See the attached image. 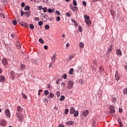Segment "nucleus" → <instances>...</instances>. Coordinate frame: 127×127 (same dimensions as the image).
Returning a JSON list of instances; mask_svg holds the SVG:
<instances>
[{
  "mask_svg": "<svg viewBox=\"0 0 127 127\" xmlns=\"http://www.w3.org/2000/svg\"><path fill=\"white\" fill-rule=\"evenodd\" d=\"M74 85V82H73V81H71L69 80L68 81V83H67V89L68 90H71V89H72V87H73V86Z\"/></svg>",
  "mask_w": 127,
  "mask_h": 127,
  "instance_id": "1",
  "label": "nucleus"
},
{
  "mask_svg": "<svg viewBox=\"0 0 127 127\" xmlns=\"http://www.w3.org/2000/svg\"><path fill=\"white\" fill-rule=\"evenodd\" d=\"M16 118L18 119L19 122L22 123L23 122V116L21 114H17Z\"/></svg>",
  "mask_w": 127,
  "mask_h": 127,
  "instance_id": "2",
  "label": "nucleus"
},
{
  "mask_svg": "<svg viewBox=\"0 0 127 127\" xmlns=\"http://www.w3.org/2000/svg\"><path fill=\"white\" fill-rule=\"evenodd\" d=\"M5 115L8 118H10V111L9 109H5L4 111Z\"/></svg>",
  "mask_w": 127,
  "mask_h": 127,
  "instance_id": "3",
  "label": "nucleus"
},
{
  "mask_svg": "<svg viewBox=\"0 0 127 127\" xmlns=\"http://www.w3.org/2000/svg\"><path fill=\"white\" fill-rule=\"evenodd\" d=\"M109 108L110 109L111 114H115V113H116V111L115 110V107L114 106H110Z\"/></svg>",
  "mask_w": 127,
  "mask_h": 127,
  "instance_id": "4",
  "label": "nucleus"
},
{
  "mask_svg": "<svg viewBox=\"0 0 127 127\" xmlns=\"http://www.w3.org/2000/svg\"><path fill=\"white\" fill-rule=\"evenodd\" d=\"M115 77L117 81H119V80H120L121 78V76H120V74H119V72H118V71H116Z\"/></svg>",
  "mask_w": 127,
  "mask_h": 127,
  "instance_id": "5",
  "label": "nucleus"
},
{
  "mask_svg": "<svg viewBox=\"0 0 127 127\" xmlns=\"http://www.w3.org/2000/svg\"><path fill=\"white\" fill-rule=\"evenodd\" d=\"M113 45H111L109 48V49L107 50V54L110 56V54H111V53L112 52V49L113 48Z\"/></svg>",
  "mask_w": 127,
  "mask_h": 127,
  "instance_id": "6",
  "label": "nucleus"
},
{
  "mask_svg": "<svg viewBox=\"0 0 127 127\" xmlns=\"http://www.w3.org/2000/svg\"><path fill=\"white\" fill-rule=\"evenodd\" d=\"M31 14V12L30 11H26L24 12V15L26 17H29V16H30Z\"/></svg>",
  "mask_w": 127,
  "mask_h": 127,
  "instance_id": "7",
  "label": "nucleus"
},
{
  "mask_svg": "<svg viewBox=\"0 0 127 127\" xmlns=\"http://www.w3.org/2000/svg\"><path fill=\"white\" fill-rule=\"evenodd\" d=\"M116 54L117 55H119V56H122V55H123V54L122 53V51H121V50H119V49H117L116 50Z\"/></svg>",
  "mask_w": 127,
  "mask_h": 127,
  "instance_id": "8",
  "label": "nucleus"
},
{
  "mask_svg": "<svg viewBox=\"0 0 127 127\" xmlns=\"http://www.w3.org/2000/svg\"><path fill=\"white\" fill-rule=\"evenodd\" d=\"M2 63L4 66L7 65V60L5 58H3L2 60Z\"/></svg>",
  "mask_w": 127,
  "mask_h": 127,
  "instance_id": "9",
  "label": "nucleus"
},
{
  "mask_svg": "<svg viewBox=\"0 0 127 127\" xmlns=\"http://www.w3.org/2000/svg\"><path fill=\"white\" fill-rule=\"evenodd\" d=\"M20 24L22 26H23V27H28V24L24 23V22H20Z\"/></svg>",
  "mask_w": 127,
  "mask_h": 127,
  "instance_id": "10",
  "label": "nucleus"
},
{
  "mask_svg": "<svg viewBox=\"0 0 127 127\" xmlns=\"http://www.w3.org/2000/svg\"><path fill=\"white\" fill-rule=\"evenodd\" d=\"M75 112H76L75 108H73V107H71L70 109V111H69L70 115H73V114H74V113H75Z\"/></svg>",
  "mask_w": 127,
  "mask_h": 127,
  "instance_id": "11",
  "label": "nucleus"
},
{
  "mask_svg": "<svg viewBox=\"0 0 127 127\" xmlns=\"http://www.w3.org/2000/svg\"><path fill=\"white\" fill-rule=\"evenodd\" d=\"M88 114H89V111L88 110L84 111L82 112V115L83 116V117H86V116H88Z\"/></svg>",
  "mask_w": 127,
  "mask_h": 127,
  "instance_id": "12",
  "label": "nucleus"
},
{
  "mask_svg": "<svg viewBox=\"0 0 127 127\" xmlns=\"http://www.w3.org/2000/svg\"><path fill=\"white\" fill-rule=\"evenodd\" d=\"M70 8L71 9H72V10L73 11H76L77 10H78V7H76V6H70Z\"/></svg>",
  "mask_w": 127,
  "mask_h": 127,
  "instance_id": "13",
  "label": "nucleus"
},
{
  "mask_svg": "<svg viewBox=\"0 0 127 127\" xmlns=\"http://www.w3.org/2000/svg\"><path fill=\"white\" fill-rule=\"evenodd\" d=\"M66 125H67V126H69V125L74 126V121H68L66 123Z\"/></svg>",
  "mask_w": 127,
  "mask_h": 127,
  "instance_id": "14",
  "label": "nucleus"
},
{
  "mask_svg": "<svg viewBox=\"0 0 127 127\" xmlns=\"http://www.w3.org/2000/svg\"><path fill=\"white\" fill-rule=\"evenodd\" d=\"M17 112H18L19 113H20L21 112H22V108H21V107L18 106L17 107Z\"/></svg>",
  "mask_w": 127,
  "mask_h": 127,
  "instance_id": "15",
  "label": "nucleus"
},
{
  "mask_svg": "<svg viewBox=\"0 0 127 127\" xmlns=\"http://www.w3.org/2000/svg\"><path fill=\"white\" fill-rule=\"evenodd\" d=\"M55 60H56V54H55L52 57V61L53 63H54L55 62Z\"/></svg>",
  "mask_w": 127,
  "mask_h": 127,
  "instance_id": "16",
  "label": "nucleus"
},
{
  "mask_svg": "<svg viewBox=\"0 0 127 127\" xmlns=\"http://www.w3.org/2000/svg\"><path fill=\"white\" fill-rule=\"evenodd\" d=\"M85 22L87 25H91V21L90 20V19L85 20Z\"/></svg>",
  "mask_w": 127,
  "mask_h": 127,
  "instance_id": "17",
  "label": "nucleus"
},
{
  "mask_svg": "<svg viewBox=\"0 0 127 127\" xmlns=\"http://www.w3.org/2000/svg\"><path fill=\"white\" fill-rule=\"evenodd\" d=\"M43 17L45 21H47V20H48V16L46 14H44Z\"/></svg>",
  "mask_w": 127,
  "mask_h": 127,
  "instance_id": "18",
  "label": "nucleus"
},
{
  "mask_svg": "<svg viewBox=\"0 0 127 127\" xmlns=\"http://www.w3.org/2000/svg\"><path fill=\"white\" fill-rule=\"evenodd\" d=\"M5 80V78L3 75L0 76V82H3Z\"/></svg>",
  "mask_w": 127,
  "mask_h": 127,
  "instance_id": "19",
  "label": "nucleus"
},
{
  "mask_svg": "<svg viewBox=\"0 0 127 127\" xmlns=\"http://www.w3.org/2000/svg\"><path fill=\"white\" fill-rule=\"evenodd\" d=\"M5 124V121H4V120H1L0 122V126H4Z\"/></svg>",
  "mask_w": 127,
  "mask_h": 127,
  "instance_id": "20",
  "label": "nucleus"
},
{
  "mask_svg": "<svg viewBox=\"0 0 127 127\" xmlns=\"http://www.w3.org/2000/svg\"><path fill=\"white\" fill-rule=\"evenodd\" d=\"M17 44L16 45V47L18 49H20L21 46H20V44L19 43V42L18 41L17 42Z\"/></svg>",
  "mask_w": 127,
  "mask_h": 127,
  "instance_id": "21",
  "label": "nucleus"
},
{
  "mask_svg": "<svg viewBox=\"0 0 127 127\" xmlns=\"http://www.w3.org/2000/svg\"><path fill=\"white\" fill-rule=\"evenodd\" d=\"M79 116V112L78 111H75L74 117H78Z\"/></svg>",
  "mask_w": 127,
  "mask_h": 127,
  "instance_id": "22",
  "label": "nucleus"
},
{
  "mask_svg": "<svg viewBox=\"0 0 127 127\" xmlns=\"http://www.w3.org/2000/svg\"><path fill=\"white\" fill-rule=\"evenodd\" d=\"M48 98H54V94H53V93H50Z\"/></svg>",
  "mask_w": 127,
  "mask_h": 127,
  "instance_id": "23",
  "label": "nucleus"
},
{
  "mask_svg": "<svg viewBox=\"0 0 127 127\" xmlns=\"http://www.w3.org/2000/svg\"><path fill=\"white\" fill-rule=\"evenodd\" d=\"M79 46L80 48H84V43H80L79 44Z\"/></svg>",
  "mask_w": 127,
  "mask_h": 127,
  "instance_id": "24",
  "label": "nucleus"
},
{
  "mask_svg": "<svg viewBox=\"0 0 127 127\" xmlns=\"http://www.w3.org/2000/svg\"><path fill=\"white\" fill-rule=\"evenodd\" d=\"M25 68V66L24 64H21L20 69L22 71V70H24Z\"/></svg>",
  "mask_w": 127,
  "mask_h": 127,
  "instance_id": "25",
  "label": "nucleus"
},
{
  "mask_svg": "<svg viewBox=\"0 0 127 127\" xmlns=\"http://www.w3.org/2000/svg\"><path fill=\"white\" fill-rule=\"evenodd\" d=\"M30 9V7L29 5H27L24 8V10H29Z\"/></svg>",
  "mask_w": 127,
  "mask_h": 127,
  "instance_id": "26",
  "label": "nucleus"
},
{
  "mask_svg": "<svg viewBox=\"0 0 127 127\" xmlns=\"http://www.w3.org/2000/svg\"><path fill=\"white\" fill-rule=\"evenodd\" d=\"M64 100H65V96L64 95H62L60 99V101H64Z\"/></svg>",
  "mask_w": 127,
  "mask_h": 127,
  "instance_id": "27",
  "label": "nucleus"
},
{
  "mask_svg": "<svg viewBox=\"0 0 127 127\" xmlns=\"http://www.w3.org/2000/svg\"><path fill=\"white\" fill-rule=\"evenodd\" d=\"M39 42H40V43H41L42 44H44V41H43V39H42V38H40L39 39Z\"/></svg>",
  "mask_w": 127,
  "mask_h": 127,
  "instance_id": "28",
  "label": "nucleus"
},
{
  "mask_svg": "<svg viewBox=\"0 0 127 127\" xmlns=\"http://www.w3.org/2000/svg\"><path fill=\"white\" fill-rule=\"evenodd\" d=\"M123 94L124 95H127V88L123 90Z\"/></svg>",
  "mask_w": 127,
  "mask_h": 127,
  "instance_id": "29",
  "label": "nucleus"
},
{
  "mask_svg": "<svg viewBox=\"0 0 127 127\" xmlns=\"http://www.w3.org/2000/svg\"><path fill=\"white\" fill-rule=\"evenodd\" d=\"M73 72H74V69L73 68H71L70 70H69V74L70 75H72L73 74Z\"/></svg>",
  "mask_w": 127,
  "mask_h": 127,
  "instance_id": "30",
  "label": "nucleus"
},
{
  "mask_svg": "<svg viewBox=\"0 0 127 127\" xmlns=\"http://www.w3.org/2000/svg\"><path fill=\"white\" fill-rule=\"evenodd\" d=\"M44 94L46 95V96H47V95L49 94V91L48 90H45Z\"/></svg>",
  "mask_w": 127,
  "mask_h": 127,
  "instance_id": "31",
  "label": "nucleus"
},
{
  "mask_svg": "<svg viewBox=\"0 0 127 127\" xmlns=\"http://www.w3.org/2000/svg\"><path fill=\"white\" fill-rule=\"evenodd\" d=\"M0 17H1V18H4L5 17L4 14L2 13H0Z\"/></svg>",
  "mask_w": 127,
  "mask_h": 127,
  "instance_id": "32",
  "label": "nucleus"
},
{
  "mask_svg": "<svg viewBox=\"0 0 127 127\" xmlns=\"http://www.w3.org/2000/svg\"><path fill=\"white\" fill-rule=\"evenodd\" d=\"M84 17L85 20H86V19H90V17L87 15H84Z\"/></svg>",
  "mask_w": 127,
  "mask_h": 127,
  "instance_id": "33",
  "label": "nucleus"
},
{
  "mask_svg": "<svg viewBox=\"0 0 127 127\" xmlns=\"http://www.w3.org/2000/svg\"><path fill=\"white\" fill-rule=\"evenodd\" d=\"M73 4L74 5V6H77V1H76V0H73Z\"/></svg>",
  "mask_w": 127,
  "mask_h": 127,
  "instance_id": "34",
  "label": "nucleus"
},
{
  "mask_svg": "<svg viewBox=\"0 0 127 127\" xmlns=\"http://www.w3.org/2000/svg\"><path fill=\"white\" fill-rule=\"evenodd\" d=\"M22 97L23 98V99H27V96H26V95L22 93Z\"/></svg>",
  "mask_w": 127,
  "mask_h": 127,
  "instance_id": "35",
  "label": "nucleus"
},
{
  "mask_svg": "<svg viewBox=\"0 0 127 127\" xmlns=\"http://www.w3.org/2000/svg\"><path fill=\"white\" fill-rule=\"evenodd\" d=\"M38 25H39L40 26H42V25H43V22H42V21H39V22H38Z\"/></svg>",
  "mask_w": 127,
  "mask_h": 127,
  "instance_id": "36",
  "label": "nucleus"
},
{
  "mask_svg": "<svg viewBox=\"0 0 127 127\" xmlns=\"http://www.w3.org/2000/svg\"><path fill=\"white\" fill-rule=\"evenodd\" d=\"M12 23L14 25H16V24H17V22H16V20H13L12 21Z\"/></svg>",
  "mask_w": 127,
  "mask_h": 127,
  "instance_id": "37",
  "label": "nucleus"
},
{
  "mask_svg": "<svg viewBox=\"0 0 127 127\" xmlns=\"http://www.w3.org/2000/svg\"><path fill=\"white\" fill-rule=\"evenodd\" d=\"M78 29H79V32H82V31H83V29H82V27L79 26L78 27Z\"/></svg>",
  "mask_w": 127,
  "mask_h": 127,
  "instance_id": "38",
  "label": "nucleus"
},
{
  "mask_svg": "<svg viewBox=\"0 0 127 127\" xmlns=\"http://www.w3.org/2000/svg\"><path fill=\"white\" fill-rule=\"evenodd\" d=\"M69 113V110L68 109H66L64 110V114L67 115Z\"/></svg>",
  "mask_w": 127,
  "mask_h": 127,
  "instance_id": "39",
  "label": "nucleus"
},
{
  "mask_svg": "<svg viewBox=\"0 0 127 127\" xmlns=\"http://www.w3.org/2000/svg\"><path fill=\"white\" fill-rule=\"evenodd\" d=\"M30 28L31 29H33L34 28V25H33V24H30Z\"/></svg>",
  "mask_w": 127,
  "mask_h": 127,
  "instance_id": "40",
  "label": "nucleus"
},
{
  "mask_svg": "<svg viewBox=\"0 0 127 127\" xmlns=\"http://www.w3.org/2000/svg\"><path fill=\"white\" fill-rule=\"evenodd\" d=\"M50 26L49 25H46L45 26V29L47 30V29H49L50 28Z\"/></svg>",
  "mask_w": 127,
  "mask_h": 127,
  "instance_id": "41",
  "label": "nucleus"
},
{
  "mask_svg": "<svg viewBox=\"0 0 127 127\" xmlns=\"http://www.w3.org/2000/svg\"><path fill=\"white\" fill-rule=\"evenodd\" d=\"M111 15H113V16H114V15H115V11L114 10H111Z\"/></svg>",
  "mask_w": 127,
  "mask_h": 127,
  "instance_id": "42",
  "label": "nucleus"
},
{
  "mask_svg": "<svg viewBox=\"0 0 127 127\" xmlns=\"http://www.w3.org/2000/svg\"><path fill=\"white\" fill-rule=\"evenodd\" d=\"M61 20V18H60V16H57L56 18L57 21H60Z\"/></svg>",
  "mask_w": 127,
  "mask_h": 127,
  "instance_id": "43",
  "label": "nucleus"
},
{
  "mask_svg": "<svg viewBox=\"0 0 127 127\" xmlns=\"http://www.w3.org/2000/svg\"><path fill=\"white\" fill-rule=\"evenodd\" d=\"M65 15L66 16H68V17H70V16H71V14H70L69 12H66L65 13Z\"/></svg>",
  "mask_w": 127,
  "mask_h": 127,
  "instance_id": "44",
  "label": "nucleus"
},
{
  "mask_svg": "<svg viewBox=\"0 0 127 127\" xmlns=\"http://www.w3.org/2000/svg\"><path fill=\"white\" fill-rule=\"evenodd\" d=\"M42 9H43L44 12H47V8L44 7V8H43Z\"/></svg>",
  "mask_w": 127,
  "mask_h": 127,
  "instance_id": "45",
  "label": "nucleus"
},
{
  "mask_svg": "<svg viewBox=\"0 0 127 127\" xmlns=\"http://www.w3.org/2000/svg\"><path fill=\"white\" fill-rule=\"evenodd\" d=\"M48 12H50V13H52V12H53V10H52V9H51V8H49V9L48 10Z\"/></svg>",
  "mask_w": 127,
  "mask_h": 127,
  "instance_id": "46",
  "label": "nucleus"
},
{
  "mask_svg": "<svg viewBox=\"0 0 127 127\" xmlns=\"http://www.w3.org/2000/svg\"><path fill=\"white\" fill-rule=\"evenodd\" d=\"M73 57H74V56L73 55H71L69 57V60H72V59H73Z\"/></svg>",
  "mask_w": 127,
  "mask_h": 127,
  "instance_id": "47",
  "label": "nucleus"
},
{
  "mask_svg": "<svg viewBox=\"0 0 127 127\" xmlns=\"http://www.w3.org/2000/svg\"><path fill=\"white\" fill-rule=\"evenodd\" d=\"M82 4H83V5H84V6H87V2H86V1H83L82 2Z\"/></svg>",
  "mask_w": 127,
  "mask_h": 127,
  "instance_id": "48",
  "label": "nucleus"
},
{
  "mask_svg": "<svg viewBox=\"0 0 127 127\" xmlns=\"http://www.w3.org/2000/svg\"><path fill=\"white\" fill-rule=\"evenodd\" d=\"M21 6L22 7H24V6H25V3L23 2H22L21 3Z\"/></svg>",
  "mask_w": 127,
  "mask_h": 127,
  "instance_id": "49",
  "label": "nucleus"
},
{
  "mask_svg": "<svg viewBox=\"0 0 127 127\" xmlns=\"http://www.w3.org/2000/svg\"><path fill=\"white\" fill-rule=\"evenodd\" d=\"M35 20L36 21H39V20H40V19H39V17H35Z\"/></svg>",
  "mask_w": 127,
  "mask_h": 127,
  "instance_id": "50",
  "label": "nucleus"
},
{
  "mask_svg": "<svg viewBox=\"0 0 127 127\" xmlns=\"http://www.w3.org/2000/svg\"><path fill=\"white\" fill-rule=\"evenodd\" d=\"M38 8L39 10H41V9H43V8H42V6H38Z\"/></svg>",
  "mask_w": 127,
  "mask_h": 127,
  "instance_id": "51",
  "label": "nucleus"
},
{
  "mask_svg": "<svg viewBox=\"0 0 127 127\" xmlns=\"http://www.w3.org/2000/svg\"><path fill=\"white\" fill-rule=\"evenodd\" d=\"M56 14H58V15H60L61 14L60 13V11L57 10L56 11Z\"/></svg>",
  "mask_w": 127,
  "mask_h": 127,
  "instance_id": "52",
  "label": "nucleus"
},
{
  "mask_svg": "<svg viewBox=\"0 0 127 127\" xmlns=\"http://www.w3.org/2000/svg\"><path fill=\"white\" fill-rule=\"evenodd\" d=\"M56 95H57V97H60V92L59 91H58L56 93Z\"/></svg>",
  "mask_w": 127,
  "mask_h": 127,
  "instance_id": "53",
  "label": "nucleus"
},
{
  "mask_svg": "<svg viewBox=\"0 0 127 127\" xmlns=\"http://www.w3.org/2000/svg\"><path fill=\"white\" fill-rule=\"evenodd\" d=\"M41 92H42V89H39V92H38V95L39 96H40V95H41V94L40 93Z\"/></svg>",
  "mask_w": 127,
  "mask_h": 127,
  "instance_id": "54",
  "label": "nucleus"
},
{
  "mask_svg": "<svg viewBox=\"0 0 127 127\" xmlns=\"http://www.w3.org/2000/svg\"><path fill=\"white\" fill-rule=\"evenodd\" d=\"M63 78L64 79H67V75L66 74H64L63 75Z\"/></svg>",
  "mask_w": 127,
  "mask_h": 127,
  "instance_id": "55",
  "label": "nucleus"
},
{
  "mask_svg": "<svg viewBox=\"0 0 127 127\" xmlns=\"http://www.w3.org/2000/svg\"><path fill=\"white\" fill-rule=\"evenodd\" d=\"M119 123H120V127H123V123H122V121H119Z\"/></svg>",
  "mask_w": 127,
  "mask_h": 127,
  "instance_id": "56",
  "label": "nucleus"
},
{
  "mask_svg": "<svg viewBox=\"0 0 127 127\" xmlns=\"http://www.w3.org/2000/svg\"><path fill=\"white\" fill-rule=\"evenodd\" d=\"M44 49H45L46 50H47L48 49V46L47 45L44 46Z\"/></svg>",
  "mask_w": 127,
  "mask_h": 127,
  "instance_id": "57",
  "label": "nucleus"
},
{
  "mask_svg": "<svg viewBox=\"0 0 127 127\" xmlns=\"http://www.w3.org/2000/svg\"><path fill=\"white\" fill-rule=\"evenodd\" d=\"M24 14V12L23 11H21V16H23Z\"/></svg>",
  "mask_w": 127,
  "mask_h": 127,
  "instance_id": "58",
  "label": "nucleus"
},
{
  "mask_svg": "<svg viewBox=\"0 0 127 127\" xmlns=\"http://www.w3.org/2000/svg\"><path fill=\"white\" fill-rule=\"evenodd\" d=\"M11 36L13 37V38H14L15 37V34H11Z\"/></svg>",
  "mask_w": 127,
  "mask_h": 127,
  "instance_id": "59",
  "label": "nucleus"
},
{
  "mask_svg": "<svg viewBox=\"0 0 127 127\" xmlns=\"http://www.w3.org/2000/svg\"><path fill=\"white\" fill-rule=\"evenodd\" d=\"M112 102H113V103H116V98H113Z\"/></svg>",
  "mask_w": 127,
  "mask_h": 127,
  "instance_id": "60",
  "label": "nucleus"
},
{
  "mask_svg": "<svg viewBox=\"0 0 127 127\" xmlns=\"http://www.w3.org/2000/svg\"><path fill=\"white\" fill-rule=\"evenodd\" d=\"M71 21H72V22H73L74 24L76 23V20H75L73 19H71Z\"/></svg>",
  "mask_w": 127,
  "mask_h": 127,
  "instance_id": "61",
  "label": "nucleus"
},
{
  "mask_svg": "<svg viewBox=\"0 0 127 127\" xmlns=\"http://www.w3.org/2000/svg\"><path fill=\"white\" fill-rule=\"evenodd\" d=\"M59 127H65L64 126V125H63V124H61V125H59Z\"/></svg>",
  "mask_w": 127,
  "mask_h": 127,
  "instance_id": "62",
  "label": "nucleus"
},
{
  "mask_svg": "<svg viewBox=\"0 0 127 127\" xmlns=\"http://www.w3.org/2000/svg\"><path fill=\"white\" fill-rule=\"evenodd\" d=\"M123 112V109L120 108L119 109V113H122Z\"/></svg>",
  "mask_w": 127,
  "mask_h": 127,
  "instance_id": "63",
  "label": "nucleus"
},
{
  "mask_svg": "<svg viewBox=\"0 0 127 127\" xmlns=\"http://www.w3.org/2000/svg\"><path fill=\"white\" fill-rule=\"evenodd\" d=\"M56 83H57V84H60V80H57L56 81Z\"/></svg>",
  "mask_w": 127,
  "mask_h": 127,
  "instance_id": "64",
  "label": "nucleus"
}]
</instances>
